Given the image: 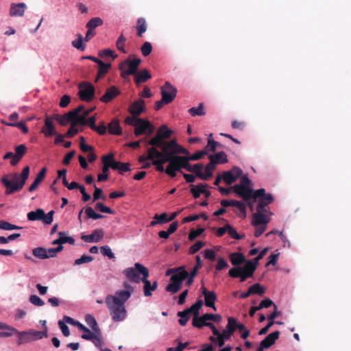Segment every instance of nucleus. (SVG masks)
<instances>
[{"mask_svg":"<svg viewBox=\"0 0 351 351\" xmlns=\"http://www.w3.org/2000/svg\"><path fill=\"white\" fill-rule=\"evenodd\" d=\"M145 109V101L143 99H138L133 102L130 108L129 112L134 117L139 116Z\"/></svg>","mask_w":351,"mask_h":351,"instance_id":"nucleus-25","label":"nucleus"},{"mask_svg":"<svg viewBox=\"0 0 351 351\" xmlns=\"http://www.w3.org/2000/svg\"><path fill=\"white\" fill-rule=\"evenodd\" d=\"M242 174V170L238 167H233L230 170L223 171L222 178L226 184L234 183Z\"/></svg>","mask_w":351,"mask_h":351,"instance_id":"nucleus-14","label":"nucleus"},{"mask_svg":"<svg viewBox=\"0 0 351 351\" xmlns=\"http://www.w3.org/2000/svg\"><path fill=\"white\" fill-rule=\"evenodd\" d=\"M267 250V247L264 248L254 260L247 261L243 267L231 268L228 271V275L234 278H240L241 282H245L248 278L253 276L258 261L263 258Z\"/></svg>","mask_w":351,"mask_h":351,"instance_id":"nucleus-3","label":"nucleus"},{"mask_svg":"<svg viewBox=\"0 0 351 351\" xmlns=\"http://www.w3.org/2000/svg\"><path fill=\"white\" fill-rule=\"evenodd\" d=\"M93 261V257L91 256L83 254L80 258L75 261L74 265H78L83 263H90Z\"/></svg>","mask_w":351,"mask_h":351,"instance_id":"nucleus-61","label":"nucleus"},{"mask_svg":"<svg viewBox=\"0 0 351 351\" xmlns=\"http://www.w3.org/2000/svg\"><path fill=\"white\" fill-rule=\"evenodd\" d=\"M141 53L144 56H149L152 51V46L150 43L145 42L141 48Z\"/></svg>","mask_w":351,"mask_h":351,"instance_id":"nucleus-64","label":"nucleus"},{"mask_svg":"<svg viewBox=\"0 0 351 351\" xmlns=\"http://www.w3.org/2000/svg\"><path fill=\"white\" fill-rule=\"evenodd\" d=\"M29 175V167H25L21 175L16 173L4 176L1 178V182L6 188L5 194L11 195L20 191L24 186Z\"/></svg>","mask_w":351,"mask_h":351,"instance_id":"nucleus-4","label":"nucleus"},{"mask_svg":"<svg viewBox=\"0 0 351 351\" xmlns=\"http://www.w3.org/2000/svg\"><path fill=\"white\" fill-rule=\"evenodd\" d=\"M108 132L111 134L121 135L122 134V128L120 126L118 119H113L108 125Z\"/></svg>","mask_w":351,"mask_h":351,"instance_id":"nucleus-33","label":"nucleus"},{"mask_svg":"<svg viewBox=\"0 0 351 351\" xmlns=\"http://www.w3.org/2000/svg\"><path fill=\"white\" fill-rule=\"evenodd\" d=\"M32 254L35 257L38 258L40 259L47 258V250L42 247H36L33 249Z\"/></svg>","mask_w":351,"mask_h":351,"instance_id":"nucleus-50","label":"nucleus"},{"mask_svg":"<svg viewBox=\"0 0 351 351\" xmlns=\"http://www.w3.org/2000/svg\"><path fill=\"white\" fill-rule=\"evenodd\" d=\"M213 334L215 336H210L209 337V340L215 344H217L219 347H222L225 343V339L221 336V332L217 329V332H213Z\"/></svg>","mask_w":351,"mask_h":351,"instance_id":"nucleus-48","label":"nucleus"},{"mask_svg":"<svg viewBox=\"0 0 351 351\" xmlns=\"http://www.w3.org/2000/svg\"><path fill=\"white\" fill-rule=\"evenodd\" d=\"M169 165L165 169V173L171 178H174L176 176V172H178L175 167V165L172 161V160H168Z\"/></svg>","mask_w":351,"mask_h":351,"instance_id":"nucleus-55","label":"nucleus"},{"mask_svg":"<svg viewBox=\"0 0 351 351\" xmlns=\"http://www.w3.org/2000/svg\"><path fill=\"white\" fill-rule=\"evenodd\" d=\"M113 158L114 154L112 153L102 156L101 160L104 164L102 171L104 173L109 172V168H112L113 170H119L121 162L115 161Z\"/></svg>","mask_w":351,"mask_h":351,"instance_id":"nucleus-15","label":"nucleus"},{"mask_svg":"<svg viewBox=\"0 0 351 351\" xmlns=\"http://www.w3.org/2000/svg\"><path fill=\"white\" fill-rule=\"evenodd\" d=\"M130 58L131 56H130L128 59L122 62L119 66V69L121 71V76L124 79L131 75H135L137 73L138 68L141 63V60L140 58H134L132 60H130Z\"/></svg>","mask_w":351,"mask_h":351,"instance_id":"nucleus-6","label":"nucleus"},{"mask_svg":"<svg viewBox=\"0 0 351 351\" xmlns=\"http://www.w3.org/2000/svg\"><path fill=\"white\" fill-rule=\"evenodd\" d=\"M120 94V91L114 86H112L108 88L104 95L100 98V101L104 103H109L114 98Z\"/></svg>","mask_w":351,"mask_h":351,"instance_id":"nucleus-26","label":"nucleus"},{"mask_svg":"<svg viewBox=\"0 0 351 351\" xmlns=\"http://www.w3.org/2000/svg\"><path fill=\"white\" fill-rule=\"evenodd\" d=\"M136 29H137V35L139 37H141L143 34L145 33L147 30V23L146 21L143 18H139L136 22Z\"/></svg>","mask_w":351,"mask_h":351,"instance_id":"nucleus-46","label":"nucleus"},{"mask_svg":"<svg viewBox=\"0 0 351 351\" xmlns=\"http://www.w3.org/2000/svg\"><path fill=\"white\" fill-rule=\"evenodd\" d=\"M280 332L275 331L268 335L260 343L262 346L265 348H269L279 338Z\"/></svg>","mask_w":351,"mask_h":351,"instance_id":"nucleus-30","label":"nucleus"},{"mask_svg":"<svg viewBox=\"0 0 351 351\" xmlns=\"http://www.w3.org/2000/svg\"><path fill=\"white\" fill-rule=\"evenodd\" d=\"M52 118L46 116L45 119V125L42 128L40 132L46 137H51L56 134V130L53 125Z\"/></svg>","mask_w":351,"mask_h":351,"instance_id":"nucleus-18","label":"nucleus"},{"mask_svg":"<svg viewBox=\"0 0 351 351\" xmlns=\"http://www.w3.org/2000/svg\"><path fill=\"white\" fill-rule=\"evenodd\" d=\"M226 228H228V234L230 235V237H231L232 238L234 239H237V240H239V239H243L245 235L243 234V235H240L239 234H238V232H237L236 229L234 228L232 226H230V224L227 223L226 224Z\"/></svg>","mask_w":351,"mask_h":351,"instance_id":"nucleus-56","label":"nucleus"},{"mask_svg":"<svg viewBox=\"0 0 351 351\" xmlns=\"http://www.w3.org/2000/svg\"><path fill=\"white\" fill-rule=\"evenodd\" d=\"M210 160H212L215 165L224 164L228 162L227 155L224 152H219L214 155L208 156Z\"/></svg>","mask_w":351,"mask_h":351,"instance_id":"nucleus-34","label":"nucleus"},{"mask_svg":"<svg viewBox=\"0 0 351 351\" xmlns=\"http://www.w3.org/2000/svg\"><path fill=\"white\" fill-rule=\"evenodd\" d=\"M96 335L93 339L91 340V341L93 343V344L97 348H101L104 345V341L101 336V330L98 332H95Z\"/></svg>","mask_w":351,"mask_h":351,"instance_id":"nucleus-60","label":"nucleus"},{"mask_svg":"<svg viewBox=\"0 0 351 351\" xmlns=\"http://www.w3.org/2000/svg\"><path fill=\"white\" fill-rule=\"evenodd\" d=\"M215 164L210 160V162L205 167V173L201 174L203 180H208L213 176V171L215 169Z\"/></svg>","mask_w":351,"mask_h":351,"instance_id":"nucleus-42","label":"nucleus"},{"mask_svg":"<svg viewBox=\"0 0 351 351\" xmlns=\"http://www.w3.org/2000/svg\"><path fill=\"white\" fill-rule=\"evenodd\" d=\"M98 71L95 79V82H97L100 78L103 77L109 71L111 67L110 64H106L103 61H99L98 63Z\"/></svg>","mask_w":351,"mask_h":351,"instance_id":"nucleus-35","label":"nucleus"},{"mask_svg":"<svg viewBox=\"0 0 351 351\" xmlns=\"http://www.w3.org/2000/svg\"><path fill=\"white\" fill-rule=\"evenodd\" d=\"M151 152L155 154L157 158H168L172 160L177 154H189V151L179 145L176 140L165 141L162 143L161 145H152Z\"/></svg>","mask_w":351,"mask_h":351,"instance_id":"nucleus-2","label":"nucleus"},{"mask_svg":"<svg viewBox=\"0 0 351 351\" xmlns=\"http://www.w3.org/2000/svg\"><path fill=\"white\" fill-rule=\"evenodd\" d=\"M138 267H141V270L140 271L142 273V279L141 281L143 282V293L145 296L149 297L152 295V291H155L158 287L157 281H154L152 284L147 279L149 277V270L147 267L143 265H137Z\"/></svg>","mask_w":351,"mask_h":351,"instance_id":"nucleus-9","label":"nucleus"},{"mask_svg":"<svg viewBox=\"0 0 351 351\" xmlns=\"http://www.w3.org/2000/svg\"><path fill=\"white\" fill-rule=\"evenodd\" d=\"M15 153L12 152H7L3 156L4 160L10 159V165L12 166L16 165L27 152V147L24 144H21L14 147Z\"/></svg>","mask_w":351,"mask_h":351,"instance_id":"nucleus-8","label":"nucleus"},{"mask_svg":"<svg viewBox=\"0 0 351 351\" xmlns=\"http://www.w3.org/2000/svg\"><path fill=\"white\" fill-rule=\"evenodd\" d=\"M130 299V292L115 291L114 295H108L105 303L112 319L115 322L123 321L127 316L125 302Z\"/></svg>","mask_w":351,"mask_h":351,"instance_id":"nucleus-1","label":"nucleus"},{"mask_svg":"<svg viewBox=\"0 0 351 351\" xmlns=\"http://www.w3.org/2000/svg\"><path fill=\"white\" fill-rule=\"evenodd\" d=\"M169 160L168 158H156L152 161V165L156 167V169L160 172H165L163 165Z\"/></svg>","mask_w":351,"mask_h":351,"instance_id":"nucleus-47","label":"nucleus"},{"mask_svg":"<svg viewBox=\"0 0 351 351\" xmlns=\"http://www.w3.org/2000/svg\"><path fill=\"white\" fill-rule=\"evenodd\" d=\"M202 305L203 301L201 299H199L190 308H186V312H187L189 314L193 313L194 316H198L199 311L202 308Z\"/></svg>","mask_w":351,"mask_h":351,"instance_id":"nucleus-44","label":"nucleus"},{"mask_svg":"<svg viewBox=\"0 0 351 351\" xmlns=\"http://www.w3.org/2000/svg\"><path fill=\"white\" fill-rule=\"evenodd\" d=\"M27 5L25 3H12L9 14L12 17H22L24 16Z\"/></svg>","mask_w":351,"mask_h":351,"instance_id":"nucleus-21","label":"nucleus"},{"mask_svg":"<svg viewBox=\"0 0 351 351\" xmlns=\"http://www.w3.org/2000/svg\"><path fill=\"white\" fill-rule=\"evenodd\" d=\"M79 132V130L76 128L75 123H72L71 127L64 134L66 138H72Z\"/></svg>","mask_w":351,"mask_h":351,"instance_id":"nucleus-63","label":"nucleus"},{"mask_svg":"<svg viewBox=\"0 0 351 351\" xmlns=\"http://www.w3.org/2000/svg\"><path fill=\"white\" fill-rule=\"evenodd\" d=\"M172 161L178 171L181 172L182 173H183L181 170L182 168L185 169L186 171L191 168V164L188 156H178L174 157V158H172Z\"/></svg>","mask_w":351,"mask_h":351,"instance_id":"nucleus-20","label":"nucleus"},{"mask_svg":"<svg viewBox=\"0 0 351 351\" xmlns=\"http://www.w3.org/2000/svg\"><path fill=\"white\" fill-rule=\"evenodd\" d=\"M177 92V88L169 82H166L160 87V93L163 101H167L169 104H171L175 99Z\"/></svg>","mask_w":351,"mask_h":351,"instance_id":"nucleus-12","label":"nucleus"},{"mask_svg":"<svg viewBox=\"0 0 351 351\" xmlns=\"http://www.w3.org/2000/svg\"><path fill=\"white\" fill-rule=\"evenodd\" d=\"M188 277L189 273L183 267H180L175 270V274L171 277L170 281L182 285L183 281Z\"/></svg>","mask_w":351,"mask_h":351,"instance_id":"nucleus-23","label":"nucleus"},{"mask_svg":"<svg viewBox=\"0 0 351 351\" xmlns=\"http://www.w3.org/2000/svg\"><path fill=\"white\" fill-rule=\"evenodd\" d=\"M232 189L234 191L245 201H248L253 197L254 190L243 184H235L233 186Z\"/></svg>","mask_w":351,"mask_h":351,"instance_id":"nucleus-16","label":"nucleus"},{"mask_svg":"<svg viewBox=\"0 0 351 351\" xmlns=\"http://www.w3.org/2000/svg\"><path fill=\"white\" fill-rule=\"evenodd\" d=\"M208 186L207 184L201 183L197 186L191 184L190 186V191L195 199L199 198L200 195L202 193V189Z\"/></svg>","mask_w":351,"mask_h":351,"instance_id":"nucleus-38","label":"nucleus"},{"mask_svg":"<svg viewBox=\"0 0 351 351\" xmlns=\"http://www.w3.org/2000/svg\"><path fill=\"white\" fill-rule=\"evenodd\" d=\"M217 147H221L222 145L219 143L214 141V139L213 138V134H210L208 139V143L205 147V150H206V152L209 151L213 152L216 150Z\"/></svg>","mask_w":351,"mask_h":351,"instance_id":"nucleus-43","label":"nucleus"},{"mask_svg":"<svg viewBox=\"0 0 351 351\" xmlns=\"http://www.w3.org/2000/svg\"><path fill=\"white\" fill-rule=\"evenodd\" d=\"M58 235H59V240H60V242L62 243V244H64V243H69V244H71V245H74L75 244V239L72 237H67L66 236V233L64 232H58Z\"/></svg>","mask_w":351,"mask_h":351,"instance_id":"nucleus-53","label":"nucleus"},{"mask_svg":"<svg viewBox=\"0 0 351 351\" xmlns=\"http://www.w3.org/2000/svg\"><path fill=\"white\" fill-rule=\"evenodd\" d=\"M178 316L180 317V319L178 320L179 324L181 326H185L189 319L190 314H189L187 312H186V310L183 311H179L178 313Z\"/></svg>","mask_w":351,"mask_h":351,"instance_id":"nucleus-58","label":"nucleus"},{"mask_svg":"<svg viewBox=\"0 0 351 351\" xmlns=\"http://www.w3.org/2000/svg\"><path fill=\"white\" fill-rule=\"evenodd\" d=\"M85 213L86 215V217L88 219H99L104 218V215L97 213L94 211L93 208L91 207H87L85 209Z\"/></svg>","mask_w":351,"mask_h":351,"instance_id":"nucleus-51","label":"nucleus"},{"mask_svg":"<svg viewBox=\"0 0 351 351\" xmlns=\"http://www.w3.org/2000/svg\"><path fill=\"white\" fill-rule=\"evenodd\" d=\"M178 226V221H173V223H171L170 224V226L167 231L162 230L158 232L159 237L162 238V239H168L170 234H173V232H175L177 230Z\"/></svg>","mask_w":351,"mask_h":351,"instance_id":"nucleus-36","label":"nucleus"},{"mask_svg":"<svg viewBox=\"0 0 351 351\" xmlns=\"http://www.w3.org/2000/svg\"><path fill=\"white\" fill-rule=\"evenodd\" d=\"M189 113L192 117L204 116L206 114L204 106L202 103L199 104L197 107H193L189 110Z\"/></svg>","mask_w":351,"mask_h":351,"instance_id":"nucleus-45","label":"nucleus"},{"mask_svg":"<svg viewBox=\"0 0 351 351\" xmlns=\"http://www.w3.org/2000/svg\"><path fill=\"white\" fill-rule=\"evenodd\" d=\"M204 242H202L201 241H198L190 247V248L189 250V253L190 254H193L197 252L202 247H204Z\"/></svg>","mask_w":351,"mask_h":351,"instance_id":"nucleus-62","label":"nucleus"},{"mask_svg":"<svg viewBox=\"0 0 351 351\" xmlns=\"http://www.w3.org/2000/svg\"><path fill=\"white\" fill-rule=\"evenodd\" d=\"M192 325L197 328H202L203 326H207L211 329L213 332L215 333V332H217V328L215 326L213 323L206 321V319L204 317V315L201 317L194 316Z\"/></svg>","mask_w":351,"mask_h":351,"instance_id":"nucleus-22","label":"nucleus"},{"mask_svg":"<svg viewBox=\"0 0 351 351\" xmlns=\"http://www.w3.org/2000/svg\"><path fill=\"white\" fill-rule=\"evenodd\" d=\"M85 321L86 324L91 328L93 332H98L99 330H101L95 318L92 315H86L85 317Z\"/></svg>","mask_w":351,"mask_h":351,"instance_id":"nucleus-41","label":"nucleus"},{"mask_svg":"<svg viewBox=\"0 0 351 351\" xmlns=\"http://www.w3.org/2000/svg\"><path fill=\"white\" fill-rule=\"evenodd\" d=\"M228 258L234 267H241L240 265L245 262L244 255L240 252L231 253Z\"/></svg>","mask_w":351,"mask_h":351,"instance_id":"nucleus-29","label":"nucleus"},{"mask_svg":"<svg viewBox=\"0 0 351 351\" xmlns=\"http://www.w3.org/2000/svg\"><path fill=\"white\" fill-rule=\"evenodd\" d=\"M43 217H45V211L41 208H38L35 211L27 213V219L29 221H41Z\"/></svg>","mask_w":351,"mask_h":351,"instance_id":"nucleus-37","label":"nucleus"},{"mask_svg":"<svg viewBox=\"0 0 351 351\" xmlns=\"http://www.w3.org/2000/svg\"><path fill=\"white\" fill-rule=\"evenodd\" d=\"M154 221L150 223L151 226H155L157 224H163L168 221V215L166 213H163L160 215H155Z\"/></svg>","mask_w":351,"mask_h":351,"instance_id":"nucleus-40","label":"nucleus"},{"mask_svg":"<svg viewBox=\"0 0 351 351\" xmlns=\"http://www.w3.org/2000/svg\"><path fill=\"white\" fill-rule=\"evenodd\" d=\"M52 119H56L61 125L63 126L66 125L69 122H71V124L72 121L75 119L70 111L64 114H55Z\"/></svg>","mask_w":351,"mask_h":351,"instance_id":"nucleus-27","label":"nucleus"},{"mask_svg":"<svg viewBox=\"0 0 351 351\" xmlns=\"http://www.w3.org/2000/svg\"><path fill=\"white\" fill-rule=\"evenodd\" d=\"M78 95L82 101L90 102L93 99L95 88L92 84L82 82L78 84Z\"/></svg>","mask_w":351,"mask_h":351,"instance_id":"nucleus-7","label":"nucleus"},{"mask_svg":"<svg viewBox=\"0 0 351 351\" xmlns=\"http://www.w3.org/2000/svg\"><path fill=\"white\" fill-rule=\"evenodd\" d=\"M152 75L147 69H143L137 72L134 75V82L138 86L142 83L146 82L148 80L151 79Z\"/></svg>","mask_w":351,"mask_h":351,"instance_id":"nucleus-28","label":"nucleus"},{"mask_svg":"<svg viewBox=\"0 0 351 351\" xmlns=\"http://www.w3.org/2000/svg\"><path fill=\"white\" fill-rule=\"evenodd\" d=\"M47 171V169L46 167H43L40 171V172L36 176V179L34 180L33 183L29 187V192H33L38 188V185L45 178Z\"/></svg>","mask_w":351,"mask_h":351,"instance_id":"nucleus-31","label":"nucleus"},{"mask_svg":"<svg viewBox=\"0 0 351 351\" xmlns=\"http://www.w3.org/2000/svg\"><path fill=\"white\" fill-rule=\"evenodd\" d=\"M154 128L149 121L142 119V122H138L134 129V134L138 136L145 134H152L153 132Z\"/></svg>","mask_w":351,"mask_h":351,"instance_id":"nucleus-17","label":"nucleus"},{"mask_svg":"<svg viewBox=\"0 0 351 351\" xmlns=\"http://www.w3.org/2000/svg\"><path fill=\"white\" fill-rule=\"evenodd\" d=\"M243 329H245L243 324L238 323L235 318L229 317L226 328L221 332V336L225 341L229 340L237 330L241 331Z\"/></svg>","mask_w":351,"mask_h":351,"instance_id":"nucleus-10","label":"nucleus"},{"mask_svg":"<svg viewBox=\"0 0 351 351\" xmlns=\"http://www.w3.org/2000/svg\"><path fill=\"white\" fill-rule=\"evenodd\" d=\"M83 37L81 34H77V40L72 41V45L75 48L84 51L85 49V45H83Z\"/></svg>","mask_w":351,"mask_h":351,"instance_id":"nucleus-59","label":"nucleus"},{"mask_svg":"<svg viewBox=\"0 0 351 351\" xmlns=\"http://www.w3.org/2000/svg\"><path fill=\"white\" fill-rule=\"evenodd\" d=\"M278 312L277 311V306H276V305H274V312L268 316L269 322H268L267 325L260 330V331L258 332V335H265L268 332L270 327L274 324L275 322H274V319L278 316Z\"/></svg>","mask_w":351,"mask_h":351,"instance_id":"nucleus-32","label":"nucleus"},{"mask_svg":"<svg viewBox=\"0 0 351 351\" xmlns=\"http://www.w3.org/2000/svg\"><path fill=\"white\" fill-rule=\"evenodd\" d=\"M249 288L252 294H258L262 295L265 292V289L259 283H256Z\"/></svg>","mask_w":351,"mask_h":351,"instance_id":"nucleus-54","label":"nucleus"},{"mask_svg":"<svg viewBox=\"0 0 351 351\" xmlns=\"http://www.w3.org/2000/svg\"><path fill=\"white\" fill-rule=\"evenodd\" d=\"M171 134L172 131L167 125H163L158 128L156 135L149 141L148 145H161L162 143L165 142V140L169 138Z\"/></svg>","mask_w":351,"mask_h":351,"instance_id":"nucleus-11","label":"nucleus"},{"mask_svg":"<svg viewBox=\"0 0 351 351\" xmlns=\"http://www.w3.org/2000/svg\"><path fill=\"white\" fill-rule=\"evenodd\" d=\"M14 332L17 335L16 343L18 346L47 338L46 331L29 329L25 331H19L17 330V332Z\"/></svg>","mask_w":351,"mask_h":351,"instance_id":"nucleus-5","label":"nucleus"},{"mask_svg":"<svg viewBox=\"0 0 351 351\" xmlns=\"http://www.w3.org/2000/svg\"><path fill=\"white\" fill-rule=\"evenodd\" d=\"M104 23L103 20L99 17H95L91 19L86 25L87 29L95 30L97 27L102 25Z\"/></svg>","mask_w":351,"mask_h":351,"instance_id":"nucleus-49","label":"nucleus"},{"mask_svg":"<svg viewBox=\"0 0 351 351\" xmlns=\"http://www.w3.org/2000/svg\"><path fill=\"white\" fill-rule=\"evenodd\" d=\"M95 209L101 213H105L111 214V215L114 214V211L113 210H112L110 207L106 206L101 202H97L95 204Z\"/></svg>","mask_w":351,"mask_h":351,"instance_id":"nucleus-57","label":"nucleus"},{"mask_svg":"<svg viewBox=\"0 0 351 351\" xmlns=\"http://www.w3.org/2000/svg\"><path fill=\"white\" fill-rule=\"evenodd\" d=\"M137 265H143L141 263H136L134 264V267H128L123 270V273L128 278V280L130 282L139 283L141 281L142 278L140 277V275H142V273L140 271L141 270V267H138Z\"/></svg>","mask_w":351,"mask_h":351,"instance_id":"nucleus-13","label":"nucleus"},{"mask_svg":"<svg viewBox=\"0 0 351 351\" xmlns=\"http://www.w3.org/2000/svg\"><path fill=\"white\" fill-rule=\"evenodd\" d=\"M217 300V295L214 291H210L208 294L204 296L205 305L210 307L216 311L215 302Z\"/></svg>","mask_w":351,"mask_h":351,"instance_id":"nucleus-39","label":"nucleus"},{"mask_svg":"<svg viewBox=\"0 0 351 351\" xmlns=\"http://www.w3.org/2000/svg\"><path fill=\"white\" fill-rule=\"evenodd\" d=\"M204 167V165L202 163H197L195 164L194 165H191V168L188 169V171L195 173L199 178L202 180V176H201V174H203L202 172V170Z\"/></svg>","mask_w":351,"mask_h":351,"instance_id":"nucleus-52","label":"nucleus"},{"mask_svg":"<svg viewBox=\"0 0 351 351\" xmlns=\"http://www.w3.org/2000/svg\"><path fill=\"white\" fill-rule=\"evenodd\" d=\"M270 221L267 215L256 212L252 215V225L254 226H266Z\"/></svg>","mask_w":351,"mask_h":351,"instance_id":"nucleus-24","label":"nucleus"},{"mask_svg":"<svg viewBox=\"0 0 351 351\" xmlns=\"http://www.w3.org/2000/svg\"><path fill=\"white\" fill-rule=\"evenodd\" d=\"M104 236V232L102 229H96L90 234H82L81 239L87 243H98Z\"/></svg>","mask_w":351,"mask_h":351,"instance_id":"nucleus-19","label":"nucleus"}]
</instances>
